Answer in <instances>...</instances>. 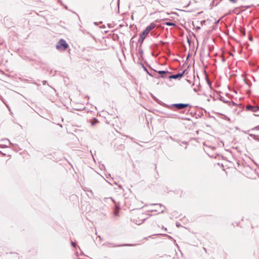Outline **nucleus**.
<instances>
[{
	"mask_svg": "<svg viewBox=\"0 0 259 259\" xmlns=\"http://www.w3.org/2000/svg\"><path fill=\"white\" fill-rule=\"evenodd\" d=\"M249 7L248 6L246 9H244V7H241L240 8H237L233 10L232 14H234L235 15H239L241 13H244V15H248L249 14L251 13V11L248 10Z\"/></svg>",
	"mask_w": 259,
	"mask_h": 259,
	"instance_id": "f257e3e1",
	"label": "nucleus"
},
{
	"mask_svg": "<svg viewBox=\"0 0 259 259\" xmlns=\"http://www.w3.org/2000/svg\"><path fill=\"white\" fill-rule=\"evenodd\" d=\"M68 47V45L63 39H60L56 45V49L60 51L65 50Z\"/></svg>",
	"mask_w": 259,
	"mask_h": 259,
	"instance_id": "f03ea898",
	"label": "nucleus"
},
{
	"mask_svg": "<svg viewBox=\"0 0 259 259\" xmlns=\"http://www.w3.org/2000/svg\"><path fill=\"white\" fill-rule=\"evenodd\" d=\"M154 27L155 24L153 23H152L150 24V25L147 26L146 28L143 31L142 34L141 35L139 40L143 41L149 32Z\"/></svg>",
	"mask_w": 259,
	"mask_h": 259,
	"instance_id": "7ed1b4c3",
	"label": "nucleus"
},
{
	"mask_svg": "<svg viewBox=\"0 0 259 259\" xmlns=\"http://www.w3.org/2000/svg\"><path fill=\"white\" fill-rule=\"evenodd\" d=\"M176 108L179 109H183L188 106V104H176L174 105Z\"/></svg>",
	"mask_w": 259,
	"mask_h": 259,
	"instance_id": "20e7f679",
	"label": "nucleus"
},
{
	"mask_svg": "<svg viewBox=\"0 0 259 259\" xmlns=\"http://www.w3.org/2000/svg\"><path fill=\"white\" fill-rule=\"evenodd\" d=\"M183 75V73H178L176 75H173L170 76V78H174V79H177L179 77H181Z\"/></svg>",
	"mask_w": 259,
	"mask_h": 259,
	"instance_id": "39448f33",
	"label": "nucleus"
},
{
	"mask_svg": "<svg viewBox=\"0 0 259 259\" xmlns=\"http://www.w3.org/2000/svg\"><path fill=\"white\" fill-rule=\"evenodd\" d=\"M165 24H166V25H169V26H173L175 25L174 23H170V22H166Z\"/></svg>",
	"mask_w": 259,
	"mask_h": 259,
	"instance_id": "423d86ee",
	"label": "nucleus"
},
{
	"mask_svg": "<svg viewBox=\"0 0 259 259\" xmlns=\"http://www.w3.org/2000/svg\"><path fill=\"white\" fill-rule=\"evenodd\" d=\"M246 108L248 110H251L253 109V107L251 106H247Z\"/></svg>",
	"mask_w": 259,
	"mask_h": 259,
	"instance_id": "0eeeda50",
	"label": "nucleus"
},
{
	"mask_svg": "<svg viewBox=\"0 0 259 259\" xmlns=\"http://www.w3.org/2000/svg\"><path fill=\"white\" fill-rule=\"evenodd\" d=\"M230 2L235 3L236 2V0H229Z\"/></svg>",
	"mask_w": 259,
	"mask_h": 259,
	"instance_id": "6e6552de",
	"label": "nucleus"
},
{
	"mask_svg": "<svg viewBox=\"0 0 259 259\" xmlns=\"http://www.w3.org/2000/svg\"><path fill=\"white\" fill-rule=\"evenodd\" d=\"M159 73H165V72L164 71H159Z\"/></svg>",
	"mask_w": 259,
	"mask_h": 259,
	"instance_id": "1a4fd4ad",
	"label": "nucleus"
},
{
	"mask_svg": "<svg viewBox=\"0 0 259 259\" xmlns=\"http://www.w3.org/2000/svg\"><path fill=\"white\" fill-rule=\"evenodd\" d=\"M227 15H228V14H224V15H223V16H224V17L227 16Z\"/></svg>",
	"mask_w": 259,
	"mask_h": 259,
	"instance_id": "9d476101",
	"label": "nucleus"
},
{
	"mask_svg": "<svg viewBox=\"0 0 259 259\" xmlns=\"http://www.w3.org/2000/svg\"><path fill=\"white\" fill-rule=\"evenodd\" d=\"M172 14H177V13H172Z\"/></svg>",
	"mask_w": 259,
	"mask_h": 259,
	"instance_id": "9b49d317",
	"label": "nucleus"
}]
</instances>
